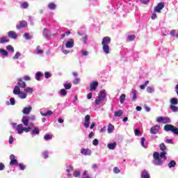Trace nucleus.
Wrapping results in <instances>:
<instances>
[{
  "mask_svg": "<svg viewBox=\"0 0 178 178\" xmlns=\"http://www.w3.org/2000/svg\"><path fill=\"white\" fill-rule=\"evenodd\" d=\"M73 171V166L70 165V168L66 170L67 173H70V172Z\"/></svg>",
  "mask_w": 178,
  "mask_h": 178,
  "instance_id": "63",
  "label": "nucleus"
},
{
  "mask_svg": "<svg viewBox=\"0 0 178 178\" xmlns=\"http://www.w3.org/2000/svg\"><path fill=\"white\" fill-rule=\"evenodd\" d=\"M111 37L109 36H106L104 38H102V49L104 51V53H106V55H108V54H110V49L111 47H109V44H111Z\"/></svg>",
  "mask_w": 178,
  "mask_h": 178,
  "instance_id": "2",
  "label": "nucleus"
},
{
  "mask_svg": "<svg viewBox=\"0 0 178 178\" xmlns=\"http://www.w3.org/2000/svg\"><path fill=\"white\" fill-rule=\"evenodd\" d=\"M60 95H62V97H65V95H67V91H66V90L65 89H61L60 91Z\"/></svg>",
  "mask_w": 178,
  "mask_h": 178,
  "instance_id": "39",
  "label": "nucleus"
},
{
  "mask_svg": "<svg viewBox=\"0 0 178 178\" xmlns=\"http://www.w3.org/2000/svg\"><path fill=\"white\" fill-rule=\"evenodd\" d=\"M22 91H20V88L18 86H15L13 89V94L15 95H19Z\"/></svg>",
  "mask_w": 178,
  "mask_h": 178,
  "instance_id": "20",
  "label": "nucleus"
},
{
  "mask_svg": "<svg viewBox=\"0 0 178 178\" xmlns=\"http://www.w3.org/2000/svg\"><path fill=\"white\" fill-rule=\"evenodd\" d=\"M80 171L79 170H75L73 173L74 177H80Z\"/></svg>",
  "mask_w": 178,
  "mask_h": 178,
  "instance_id": "40",
  "label": "nucleus"
},
{
  "mask_svg": "<svg viewBox=\"0 0 178 178\" xmlns=\"http://www.w3.org/2000/svg\"><path fill=\"white\" fill-rule=\"evenodd\" d=\"M116 145H118V143L116 142L108 143L107 147L108 149H115L116 148Z\"/></svg>",
  "mask_w": 178,
  "mask_h": 178,
  "instance_id": "19",
  "label": "nucleus"
},
{
  "mask_svg": "<svg viewBox=\"0 0 178 178\" xmlns=\"http://www.w3.org/2000/svg\"><path fill=\"white\" fill-rule=\"evenodd\" d=\"M6 42H9V38L6 36L0 38V44H6Z\"/></svg>",
  "mask_w": 178,
  "mask_h": 178,
  "instance_id": "21",
  "label": "nucleus"
},
{
  "mask_svg": "<svg viewBox=\"0 0 178 178\" xmlns=\"http://www.w3.org/2000/svg\"><path fill=\"white\" fill-rule=\"evenodd\" d=\"M32 133L33 134H40V129L38 127H35Z\"/></svg>",
  "mask_w": 178,
  "mask_h": 178,
  "instance_id": "41",
  "label": "nucleus"
},
{
  "mask_svg": "<svg viewBox=\"0 0 178 178\" xmlns=\"http://www.w3.org/2000/svg\"><path fill=\"white\" fill-rule=\"evenodd\" d=\"M159 147H160V149L162 152H166V145H165V143L160 144Z\"/></svg>",
  "mask_w": 178,
  "mask_h": 178,
  "instance_id": "32",
  "label": "nucleus"
},
{
  "mask_svg": "<svg viewBox=\"0 0 178 178\" xmlns=\"http://www.w3.org/2000/svg\"><path fill=\"white\" fill-rule=\"evenodd\" d=\"M176 166V161H175V160H172L171 161H170V163H168V167L170 168H175Z\"/></svg>",
  "mask_w": 178,
  "mask_h": 178,
  "instance_id": "30",
  "label": "nucleus"
},
{
  "mask_svg": "<svg viewBox=\"0 0 178 178\" xmlns=\"http://www.w3.org/2000/svg\"><path fill=\"white\" fill-rule=\"evenodd\" d=\"M156 122L158 123H163V124H166V123H169L170 122V118L168 117L160 116L157 118Z\"/></svg>",
  "mask_w": 178,
  "mask_h": 178,
  "instance_id": "5",
  "label": "nucleus"
},
{
  "mask_svg": "<svg viewBox=\"0 0 178 178\" xmlns=\"http://www.w3.org/2000/svg\"><path fill=\"white\" fill-rule=\"evenodd\" d=\"M104 99H101V97H97L95 99L96 105H99L101 102H103Z\"/></svg>",
  "mask_w": 178,
  "mask_h": 178,
  "instance_id": "35",
  "label": "nucleus"
},
{
  "mask_svg": "<svg viewBox=\"0 0 178 178\" xmlns=\"http://www.w3.org/2000/svg\"><path fill=\"white\" fill-rule=\"evenodd\" d=\"M98 81H93L92 83L90 84V91H95L97 90V87H98Z\"/></svg>",
  "mask_w": 178,
  "mask_h": 178,
  "instance_id": "15",
  "label": "nucleus"
},
{
  "mask_svg": "<svg viewBox=\"0 0 178 178\" xmlns=\"http://www.w3.org/2000/svg\"><path fill=\"white\" fill-rule=\"evenodd\" d=\"M29 119H30V117H29V116L22 117V122L24 124V126H26V127L29 126Z\"/></svg>",
  "mask_w": 178,
  "mask_h": 178,
  "instance_id": "14",
  "label": "nucleus"
},
{
  "mask_svg": "<svg viewBox=\"0 0 178 178\" xmlns=\"http://www.w3.org/2000/svg\"><path fill=\"white\" fill-rule=\"evenodd\" d=\"M170 35H171L172 37H175V35H176V30L172 29V30L170 31Z\"/></svg>",
  "mask_w": 178,
  "mask_h": 178,
  "instance_id": "62",
  "label": "nucleus"
},
{
  "mask_svg": "<svg viewBox=\"0 0 178 178\" xmlns=\"http://www.w3.org/2000/svg\"><path fill=\"white\" fill-rule=\"evenodd\" d=\"M141 178H149V174L148 173V171L143 170L141 174Z\"/></svg>",
  "mask_w": 178,
  "mask_h": 178,
  "instance_id": "23",
  "label": "nucleus"
},
{
  "mask_svg": "<svg viewBox=\"0 0 178 178\" xmlns=\"http://www.w3.org/2000/svg\"><path fill=\"white\" fill-rule=\"evenodd\" d=\"M43 157L44 159H48V152L45 151L43 152Z\"/></svg>",
  "mask_w": 178,
  "mask_h": 178,
  "instance_id": "58",
  "label": "nucleus"
},
{
  "mask_svg": "<svg viewBox=\"0 0 178 178\" xmlns=\"http://www.w3.org/2000/svg\"><path fill=\"white\" fill-rule=\"evenodd\" d=\"M51 73L48 72H44V77L45 79H49V77H51Z\"/></svg>",
  "mask_w": 178,
  "mask_h": 178,
  "instance_id": "47",
  "label": "nucleus"
},
{
  "mask_svg": "<svg viewBox=\"0 0 178 178\" xmlns=\"http://www.w3.org/2000/svg\"><path fill=\"white\" fill-rule=\"evenodd\" d=\"M145 142V138H141V141H140V143H141V145H142V147H145V145L144 144V143Z\"/></svg>",
  "mask_w": 178,
  "mask_h": 178,
  "instance_id": "57",
  "label": "nucleus"
},
{
  "mask_svg": "<svg viewBox=\"0 0 178 178\" xmlns=\"http://www.w3.org/2000/svg\"><path fill=\"white\" fill-rule=\"evenodd\" d=\"M18 165L21 170H24V169H26V166H24L22 163H18Z\"/></svg>",
  "mask_w": 178,
  "mask_h": 178,
  "instance_id": "45",
  "label": "nucleus"
},
{
  "mask_svg": "<svg viewBox=\"0 0 178 178\" xmlns=\"http://www.w3.org/2000/svg\"><path fill=\"white\" fill-rule=\"evenodd\" d=\"M156 18V13H153V14L152 15V19L155 20Z\"/></svg>",
  "mask_w": 178,
  "mask_h": 178,
  "instance_id": "64",
  "label": "nucleus"
},
{
  "mask_svg": "<svg viewBox=\"0 0 178 178\" xmlns=\"http://www.w3.org/2000/svg\"><path fill=\"white\" fill-rule=\"evenodd\" d=\"M132 94H133L132 101L134 102L136 101V99H137V90H134L132 91Z\"/></svg>",
  "mask_w": 178,
  "mask_h": 178,
  "instance_id": "33",
  "label": "nucleus"
},
{
  "mask_svg": "<svg viewBox=\"0 0 178 178\" xmlns=\"http://www.w3.org/2000/svg\"><path fill=\"white\" fill-rule=\"evenodd\" d=\"M19 56H20V54L17 51L14 56L13 59H19Z\"/></svg>",
  "mask_w": 178,
  "mask_h": 178,
  "instance_id": "59",
  "label": "nucleus"
},
{
  "mask_svg": "<svg viewBox=\"0 0 178 178\" xmlns=\"http://www.w3.org/2000/svg\"><path fill=\"white\" fill-rule=\"evenodd\" d=\"M165 8V3L160 2L157 4V6L154 8V12H157L158 13H161V10Z\"/></svg>",
  "mask_w": 178,
  "mask_h": 178,
  "instance_id": "7",
  "label": "nucleus"
},
{
  "mask_svg": "<svg viewBox=\"0 0 178 178\" xmlns=\"http://www.w3.org/2000/svg\"><path fill=\"white\" fill-rule=\"evenodd\" d=\"M64 88L65 90H70V88H72V84L69 83H65L64 84Z\"/></svg>",
  "mask_w": 178,
  "mask_h": 178,
  "instance_id": "37",
  "label": "nucleus"
},
{
  "mask_svg": "<svg viewBox=\"0 0 178 178\" xmlns=\"http://www.w3.org/2000/svg\"><path fill=\"white\" fill-rule=\"evenodd\" d=\"M8 37H10V38L16 40V38H17V34H16V32L10 31L8 32Z\"/></svg>",
  "mask_w": 178,
  "mask_h": 178,
  "instance_id": "18",
  "label": "nucleus"
},
{
  "mask_svg": "<svg viewBox=\"0 0 178 178\" xmlns=\"http://www.w3.org/2000/svg\"><path fill=\"white\" fill-rule=\"evenodd\" d=\"M91 119V117L90 116V115H86L85 116V120L83 122V125L86 129H88V127H90V120Z\"/></svg>",
  "mask_w": 178,
  "mask_h": 178,
  "instance_id": "8",
  "label": "nucleus"
},
{
  "mask_svg": "<svg viewBox=\"0 0 178 178\" xmlns=\"http://www.w3.org/2000/svg\"><path fill=\"white\" fill-rule=\"evenodd\" d=\"M10 102L11 105H15L16 104V100L15 99V98L11 97L10 99Z\"/></svg>",
  "mask_w": 178,
  "mask_h": 178,
  "instance_id": "51",
  "label": "nucleus"
},
{
  "mask_svg": "<svg viewBox=\"0 0 178 178\" xmlns=\"http://www.w3.org/2000/svg\"><path fill=\"white\" fill-rule=\"evenodd\" d=\"M165 131H172L174 134L178 136V128L172 124H165L164 126Z\"/></svg>",
  "mask_w": 178,
  "mask_h": 178,
  "instance_id": "3",
  "label": "nucleus"
},
{
  "mask_svg": "<svg viewBox=\"0 0 178 178\" xmlns=\"http://www.w3.org/2000/svg\"><path fill=\"white\" fill-rule=\"evenodd\" d=\"M66 48H73L74 47V39H70L66 44H65Z\"/></svg>",
  "mask_w": 178,
  "mask_h": 178,
  "instance_id": "11",
  "label": "nucleus"
},
{
  "mask_svg": "<svg viewBox=\"0 0 178 178\" xmlns=\"http://www.w3.org/2000/svg\"><path fill=\"white\" fill-rule=\"evenodd\" d=\"M82 155L89 156L91 155V149L82 148L81 150Z\"/></svg>",
  "mask_w": 178,
  "mask_h": 178,
  "instance_id": "13",
  "label": "nucleus"
},
{
  "mask_svg": "<svg viewBox=\"0 0 178 178\" xmlns=\"http://www.w3.org/2000/svg\"><path fill=\"white\" fill-rule=\"evenodd\" d=\"M87 40H88V35H86L82 38V41L83 42L84 44H86Z\"/></svg>",
  "mask_w": 178,
  "mask_h": 178,
  "instance_id": "49",
  "label": "nucleus"
},
{
  "mask_svg": "<svg viewBox=\"0 0 178 178\" xmlns=\"http://www.w3.org/2000/svg\"><path fill=\"white\" fill-rule=\"evenodd\" d=\"M113 130H115V126H113L112 124H109L108 125V129H107L108 133L111 134V133L113 132Z\"/></svg>",
  "mask_w": 178,
  "mask_h": 178,
  "instance_id": "22",
  "label": "nucleus"
},
{
  "mask_svg": "<svg viewBox=\"0 0 178 178\" xmlns=\"http://www.w3.org/2000/svg\"><path fill=\"white\" fill-rule=\"evenodd\" d=\"M24 80L25 81H30V80H31V78L30 77V76H24Z\"/></svg>",
  "mask_w": 178,
  "mask_h": 178,
  "instance_id": "56",
  "label": "nucleus"
},
{
  "mask_svg": "<svg viewBox=\"0 0 178 178\" xmlns=\"http://www.w3.org/2000/svg\"><path fill=\"white\" fill-rule=\"evenodd\" d=\"M42 77V72H38L37 73H36V77H35V79H36V80L38 81H40V80H41V78Z\"/></svg>",
  "mask_w": 178,
  "mask_h": 178,
  "instance_id": "27",
  "label": "nucleus"
},
{
  "mask_svg": "<svg viewBox=\"0 0 178 178\" xmlns=\"http://www.w3.org/2000/svg\"><path fill=\"white\" fill-rule=\"evenodd\" d=\"M170 109H171V111H172V112H177L178 107L175 106V104H171L170 106Z\"/></svg>",
  "mask_w": 178,
  "mask_h": 178,
  "instance_id": "31",
  "label": "nucleus"
},
{
  "mask_svg": "<svg viewBox=\"0 0 178 178\" xmlns=\"http://www.w3.org/2000/svg\"><path fill=\"white\" fill-rule=\"evenodd\" d=\"M18 83H17V86L19 87L20 88H26V82L23 81L22 80V78H19L18 79Z\"/></svg>",
  "mask_w": 178,
  "mask_h": 178,
  "instance_id": "16",
  "label": "nucleus"
},
{
  "mask_svg": "<svg viewBox=\"0 0 178 178\" xmlns=\"http://www.w3.org/2000/svg\"><path fill=\"white\" fill-rule=\"evenodd\" d=\"M21 8H22V9H27V8H29V3L27 2H23L21 4Z\"/></svg>",
  "mask_w": 178,
  "mask_h": 178,
  "instance_id": "38",
  "label": "nucleus"
},
{
  "mask_svg": "<svg viewBox=\"0 0 178 178\" xmlns=\"http://www.w3.org/2000/svg\"><path fill=\"white\" fill-rule=\"evenodd\" d=\"M18 95L21 99H26V98H27V93L23 92H20V93Z\"/></svg>",
  "mask_w": 178,
  "mask_h": 178,
  "instance_id": "26",
  "label": "nucleus"
},
{
  "mask_svg": "<svg viewBox=\"0 0 178 178\" xmlns=\"http://www.w3.org/2000/svg\"><path fill=\"white\" fill-rule=\"evenodd\" d=\"M49 8L51 10H55V9H56V4H55L54 2H51L49 5Z\"/></svg>",
  "mask_w": 178,
  "mask_h": 178,
  "instance_id": "25",
  "label": "nucleus"
},
{
  "mask_svg": "<svg viewBox=\"0 0 178 178\" xmlns=\"http://www.w3.org/2000/svg\"><path fill=\"white\" fill-rule=\"evenodd\" d=\"M0 52L2 54L3 56H8L9 55L8 51L3 49H0Z\"/></svg>",
  "mask_w": 178,
  "mask_h": 178,
  "instance_id": "36",
  "label": "nucleus"
},
{
  "mask_svg": "<svg viewBox=\"0 0 178 178\" xmlns=\"http://www.w3.org/2000/svg\"><path fill=\"white\" fill-rule=\"evenodd\" d=\"M153 163L154 165H156V166H161L162 165V163H163V161L161 158H163L164 161H166L168 158L166 157V152H162L160 153L158 152H154L153 154Z\"/></svg>",
  "mask_w": 178,
  "mask_h": 178,
  "instance_id": "1",
  "label": "nucleus"
},
{
  "mask_svg": "<svg viewBox=\"0 0 178 178\" xmlns=\"http://www.w3.org/2000/svg\"><path fill=\"white\" fill-rule=\"evenodd\" d=\"M44 138L46 140V141H48V140H51L52 138V136L49 134H47L44 136Z\"/></svg>",
  "mask_w": 178,
  "mask_h": 178,
  "instance_id": "46",
  "label": "nucleus"
},
{
  "mask_svg": "<svg viewBox=\"0 0 178 178\" xmlns=\"http://www.w3.org/2000/svg\"><path fill=\"white\" fill-rule=\"evenodd\" d=\"M6 49H8V51H10L11 52H15V49L13 47H12V45H8L6 47Z\"/></svg>",
  "mask_w": 178,
  "mask_h": 178,
  "instance_id": "43",
  "label": "nucleus"
},
{
  "mask_svg": "<svg viewBox=\"0 0 178 178\" xmlns=\"http://www.w3.org/2000/svg\"><path fill=\"white\" fill-rule=\"evenodd\" d=\"M25 92H33V88L28 87L24 90Z\"/></svg>",
  "mask_w": 178,
  "mask_h": 178,
  "instance_id": "52",
  "label": "nucleus"
},
{
  "mask_svg": "<svg viewBox=\"0 0 178 178\" xmlns=\"http://www.w3.org/2000/svg\"><path fill=\"white\" fill-rule=\"evenodd\" d=\"M98 97L102 99L103 101H105V98L106 97V92H105V91H101Z\"/></svg>",
  "mask_w": 178,
  "mask_h": 178,
  "instance_id": "24",
  "label": "nucleus"
},
{
  "mask_svg": "<svg viewBox=\"0 0 178 178\" xmlns=\"http://www.w3.org/2000/svg\"><path fill=\"white\" fill-rule=\"evenodd\" d=\"M92 144H93V145H95V146L98 145V144H99L98 139H94L92 141Z\"/></svg>",
  "mask_w": 178,
  "mask_h": 178,
  "instance_id": "54",
  "label": "nucleus"
},
{
  "mask_svg": "<svg viewBox=\"0 0 178 178\" xmlns=\"http://www.w3.org/2000/svg\"><path fill=\"white\" fill-rule=\"evenodd\" d=\"M170 104H171L172 105H177V104H178V99H176V98H175V97L171 98V99H170Z\"/></svg>",
  "mask_w": 178,
  "mask_h": 178,
  "instance_id": "29",
  "label": "nucleus"
},
{
  "mask_svg": "<svg viewBox=\"0 0 178 178\" xmlns=\"http://www.w3.org/2000/svg\"><path fill=\"white\" fill-rule=\"evenodd\" d=\"M17 130L18 131V134H23V132L29 133L31 130V127H27L23 128V124H19L17 126Z\"/></svg>",
  "mask_w": 178,
  "mask_h": 178,
  "instance_id": "4",
  "label": "nucleus"
},
{
  "mask_svg": "<svg viewBox=\"0 0 178 178\" xmlns=\"http://www.w3.org/2000/svg\"><path fill=\"white\" fill-rule=\"evenodd\" d=\"M36 51H37V54H44V51L40 49H39V47H38Z\"/></svg>",
  "mask_w": 178,
  "mask_h": 178,
  "instance_id": "55",
  "label": "nucleus"
},
{
  "mask_svg": "<svg viewBox=\"0 0 178 178\" xmlns=\"http://www.w3.org/2000/svg\"><path fill=\"white\" fill-rule=\"evenodd\" d=\"M32 109L33 108H31V106L24 107L22 110V113H24V115H30V112H31Z\"/></svg>",
  "mask_w": 178,
  "mask_h": 178,
  "instance_id": "10",
  "label": "nucleus"
},
{
  "mask_svg": "<svg viewBox=\"0 0 178 178\" xmlns=\"http://www.w3.org/2000/svg\"><path fill=\"white\" fill-rule=\"evenodd\" d=\"M82 178H90V175L87 174V170L83 171Z\"/></svg>",
  "mask_w": 178,
  "mask_h": 178,
  "instance_id": "42",
  "label": "nucleus"
},
{
  "mask_svg": "<svg viewBox=\"0 0 178 178\" xmlns=\"http://www.w3.org/2000/svg\"><path fill=\"white\" fill-rule=\"evenodd\" d=\"M150 133L151 134H158L159 133V126L155 125L152 127L150 129Z\"/></svg>",
  "mask_w": 178,
  "mask_h": 178,
  "instance_id": "9",
  "label": "nucleus"
},
{
  "mask_svg": "<svg viewBox=\"0 0 178 178\" xmlns=\"http://www.w3.org/2000/svg\"><path fill=\"white\" fill-rule=\"evenodd\" d=\"M17 30H19V29H23V27H27V22L25 20H22L19 22V25H17Z\"/></svg>",
  "mask_w": 178,
  "mask_h": 178,
  "instance_id": "12",
  "label": "nucleus"
},
{
  "mask_svg": "<svg viewBox=\"0 0 178 178\" xmlns=\"http://www.w3.org/2000/svg\"><path fill=\"white\" fill-rule=\"evenodd\" d=\"M5 169V164L3 163H0V170H4Z\"/></svg>",
  "mask_w": 178,
  "mask_h": 178,
  "instance_id": "61",
  "label": "nucleus"
},
{
  "mask_svg": "<svg viewBox=\"0 0 178 178\" xmlns=\"http://www.w3.org/2000/svg\"><path fill=\"white\" fill-rule=\"evenodd\" d=\"M125 99H126V95L125 94L121 95V96L120 97V104H124V100Z\"/></svg>",
  "mask_w": 178,
  "mask_h": 178,
  "instance_id": "28",
  "label": "nucleus"
},
{
  "mask_svg": "<svg viewBox=\"0 0 178 178\" xmlns=\"http://www.w3.org/2000/svg\"><path fill=\"white\" fill-rule=\"evenodd\" d=\"M123 113H124V111H123V110H118L114 111V116L115 118H120V116H123Z\"/></svg>",
  "mask_w": 178,
  "mask_h": 178,
  "instance_id": "17",
  "label": "nucleus"
},
{
  "mask_svg": "<svg viewBox=\"0 0 178 178\" xmlns=\"http://www.w3.org/2000/svg\"><path fill=\"white\" fill-rule=\"evenodd\" d=\"M24 36L25 37V38L26 40H31V37L30 36V33H25L24 34Z\"/></svg>",
  "mask_w": 178,
  "mask_h": 178,
  "instance_id": "48",
  "label": "nucleus"
},
{
  "mask_svg": "<svg viewBox=\"0 0 178 178\" xmlns=\"http://www.w3.org/2000/svg\"><path fill=\"white\" fill-rule=\"evenodd\" d=\"M10 166H13V165H19V162L17 159H16V156L14 154L10 155Z\"/></svg>",
  "mask_w": 178,
  "mask_h": 178,
  "instance_id": "6",
  "label": "nucleus"
},
{
  "mask_svg": "<svg viewBox=\"0 0 178 178\" xmlns=\"http://www.w3.org/2000/svg\"><path fill=\"white\" fill-rule=\"evenodd\" d=\"M13 141H14L13 136H10L9 137V140H8L9 144H13Z\"/></svg>",
  "mask_w": 178,
  "mask_h": 178,
  "instance_id": "60",
  "label": "nucleus"
},
{
  "mask_svg": "<svg viewBox=\"0 0 178 178\" xmlns=\"http://www.w3.org/2000/svg\"><path fill=\"white\" fill-rule=\"evenodd\" d=\"M113 170L114 173H116V174L120 173V170L118 167H115Z\"/></svg>",
  "mask_w": 178,
  "mask_h": 178,
  "instance_id": "50",
  "label": "nucleus"
},
{
  "mask_svg": "<svg viewBox=\"0 0 178 178\" xmlns=\"http://www.w3.org/2000/svg\"><path fill=\"white\" fill-rule=\"evenodd\" d=\"M147 91L149 93L152 94V92H154V88L149 86L147 88Z\"/></svg>",
  "mask_w": 178,
  "mask_h": 178,
  "instance_id": "44",
  "label": "nucleus"
},
{
  "mask_svg": "<svg viewBox=\"0 0 178 178\" xmlns=\"http://www.w3.org/2000/svg\"><path fill=\"white\" fill-rule=\"evenodd\" d=\"M136 38V35H128L127 38V41L130 42V41H134V40Z\"/></svg>",
  "mask_w": 178,
  "mask_h": 178,
  "instance_id": "34",
  "label": "nucleus"
},
{
  "mask_svg": "<svg viewBox=\"0 0 178 178\" xmlns=\"http://www.w3.org/2000/svg\"><path fill=\"white\" fill-rule=\"evenodd\" d=\"M79 83H80V78H76L73 81V84H79Z\"/></svg>",
  "mask_w": 178,
  "mask_h": 178,
  "instance_id": "53",
  "label": "nucleus"
}]
</instances>
